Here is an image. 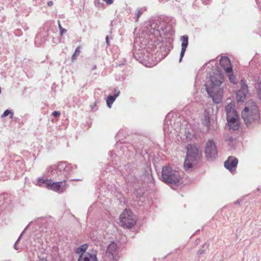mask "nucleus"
Masks as SVG:
<instances>
[{
    "label": "nucleus",
    "mask_w": 261,
    "mask_h": 261,
    "mask_svg": "<svg viewBox=\"0 0 261 261\" xmlns=\"http://www.w3.org/2000/svg\"><path fill=\"white\" fill-rule=\"evenodd\" d=\"M39 182H40L41 183H42V184H44L46 185V182L47 181H50V180H43L42 179H41V178H39Z\"/></svg>",
    "instance_id": "27"
},
{
    "label": "nucleus",
    "mask_w": 261,
    "mask_h": 261,
    "mask_svg": "<svg viewBox=\"0 0 261 261\" xmlns=\"http://www.w3.org/2000/svg\"><path fill=\"white\" fill-rule=\"evenodd\" d=\"M62 182H51V181L46 182V187L49 189L58 192L61 189H65L63 186L61 187Z\"/></svg>",
    "instance_id": "12"
},
{
    "label": "nucleus",
    "mask_w": 261,
    "mask_h": 261,
    "mask_svg": "<svg viewBox=\"0 0 261 261\" xmlns=\"http://www.w3.org/2000/svg\"><path fill=\"white\" fill-rule=\"evenodd\" d=\"M64 165V163H61L59 166V168L61 169V166L62 167H63Z\"/></svg>",
    "instance_id": "32"
},
{
    "label": "nucleus",
    "mask_w": 261,
    "mask_h": 261,
    "mask_svg": "<svg viewBox=\"0 0 261 261\" xmlns=\"http://www.w3.org/2000/svg\"><path fill=\"white\" fill-rule=\"evenodd\" d=\"M20 238V237H19L18 240H17V242H18V240H19Z\"/></svg>",
    "instance_id": "36"
},
{
    "label": "nucleus",
    "mask_w": 261,
    "mask_h": 261,
    "mask_svg": "<svg viewBox=\"0 0 261 261\" xmlns=\"http://www.w3.org/2000/svg\"><path fill=\"white\" fill-rule=\"evenodd\" d=\"M78 261H97V259L95 254L87 253L80 256Z\"/></svg>",
    "instance_id": "13"
},
{
    "label": "nucleus",
    "mask_w": 261,
    "mask_h": 261,
    "mask_svg": "<svg viewBox=\"0 0 261 261\" xmlns=\"http://www.w3.org/2000/svg\"><path fill=\"white\" fill-rule=\"evenodd\" d=\"M20 238V237H19L18 240H17V242H18V240H19Z\"/></svg>",
    "instance_id": "37"
},
{
    "label": "nucleus",
    "mask_w": 261,
    "mask_h": 261,
    "mask_svg": "<svg viewBox=\"0 0 261 261\" xmlns=\"http://www.w3.org/2000/svg\"><path fill=\"white\" fill-rule=\"evenodd\" d=\"M115 92L116 93L114 95H109L107 98V105L109 108H111L112 105L114 102L116 98L119 95L120 91L119 90L117 91L116 89H115Z\"/></svg>",
    "instance_id": "15"
},
{
    "label": "nucleus",
    "mask_w": 261,
    "mask_h": 261,
    "mask_svg": "<svg viewBox=\"0 0 261 261\" xmlns=\"http://www.w3.org/2000/svg\"><path fill=\"white\" fill-rule=\"evenodd\" d=\"M187 148V155L184 164L185 170L192 168L200 158L199 150L195 145H188Z\"/></svg>",
    "instance_id": "3"
},
{
    "label": "nucleus",
    "mask_w": 261,
    "mask_h": 261,
    "mask_svg": "<svg viewBox=\"0 0 261 261\" xmlns=\"http://www.w3.org/2000/svg\"><path fill=\"white\" fill-rule=\"evenodd\" d=\"M162 178L165 183L176 185L179 182L181 176L178 171L167 166L162 168Z\"/></svg>",
    "instance_id": "4"
},
{
    "label": "nucleus",
    "mask_w": 261,
    "mask_h": 261,
    "mask_svg": "<svg viewBox=\"0 0 261 261\" xmlns=\"http://www.w3.org/2000/svg\"><path fill=\"white\" fill-rule=\"evenodd\" d=\"M14 248H15V249H17L16 247V244L14 245Z\"/></svg>",
    "instance_id": "38"
},
{
    "label": "nucleus",
    "mask_w": 261,
    "mask_h": 261,
    "mask_svg": "<svg viewBox=\"0 0 261 261\" xmlns=\"http://www.w3.org/2000/svg\"><path fill=\"white\" fill-rule=\"evenodd\" d=\"M1 93V88L0 87V93Z\"/></svg>",
    "instance_id": "39"
},
{
    "label": "nucleus",
    "mask_w": 261,
    "mask_h": 261,
    "mask_svg": "<svg viewBox=\"0 0 261 261\" xmlns=\"http://www.w3.org/2000/svg\"><path fill=\"white\" fill-rule=\"evenodd\" d=\"M103 1L104 2H105L108 5H111L113 3V0H103Z\"/></svg>",
    "instance_id": "25"
},
{
    "label": "nucleus",
    "mask_w": 261,
    "mask_h": 261,
    "mask_svg": "<svg viewBox=\"0 0 261 261\" xmlns=\"http://www.w3.org/2000/svg\"><path fill=\"white\" fill-rule=\"evenodd\" d=\"M222 81L223 79L219 74L211 77V80L205 84L207 92L216 103H220L222 98V91L219 88Z\"/></svg>",
    "instance_id": "1"
},
{
    "label": "nucleus",
    "mask_w": 261,
    "mask_h": 261,
    "mask_svg": "<svg viewBox=\"0 0 261 261\" xmlns=\"http://www.w3.org/2000/svg\"><path fill=\"white\" fill-rule=\"evenodd\" d=\"M220 64L224 68L226 73H230L232 71V67L229 58L226 57H221L220 60Z\"/></svg>",
    "instance_id": "9"
},
{
    "label": "nucleus",
    "mask_w": 261,
    "mask_h": 261,
    "mask_svg": "<svg viewBox=\"0 0 261 261\" xmlns=\"http://www.w3.org/2000/svg\"><path fill=\"white\" fill-rule=\"evenodd\" d=\"M238 117L232 118V119L229 118L227 120L228 125L230 128L232 130H237L239 127V124L238 121Z\"/></svg>",
    "instance_id": "14"
},
{
    "label": "nucleus",
    "mask_w": 261,
    "mask_h": 261,
    "mask_svg": "<svg viewBox=\"0 0 261 261\" xmlns=\"http://www.w3.org/2000/svg\"><path fill=\"white\" fill-rule=\"evenodd\" d=\"M53 4V3L52 1H49L48 3H47V5L48 6H52Z\"/></svg>",
    "instance_id": "31"
},
{
    "label": "nucleus",
    "mask_w": 261,
    "mask_h": 261,
    "mask_svg": "<svg viewBox=\"0 0 261 261\" xmlns=\"http://www.w3.org/2000/svg\"><path fill=\"white\" fill-rule=\"evenodd\" d=\"M107 252L108 253L111 254L112 257H114L117 253L116 244L114 242L111 243L108 247Z\"/></svg>",
    "instance_id": "16"
},
{
    "label": "nucleus",
    "mask_w": 261,
    "mask_h": 261,
    "mask_svg": "<svg viewBox=\"0 0 261 261\" xmlns=\"http://www.w3.org/2000/svg\"><path fill=\"white\" fill-rule=\"evenodd\" d=\"M229 80L231 81V83L235 84V77L232 74V71L230 73H227Z\"/></svg>",
    "instance_id": "22"
},
{
    "label": "nucleus",
    "mask_w": 261,
    "mask_h": 261,
    "mask_svg": "<svg viewBox=\"0 0 261 261\" xmlns=\"http://www.w3.org/2000/svg\"><path fill=\"white\" fill-rule=\"evenodd\" d=\"M242 117L247 126L258 121V109L254 101L249 100L245 103V107L242 112Z\"/></svg>",
    "instance_id": "2"
},
{
    "label": "nucleus",
    "mask_w": 261,
    "mask_h": 261,
    "mask_svg": "<svg viewBox=\"0 0 261 261\" xmlns=\"http://www.w3.org/2000/svg\"><path fill=\"white\" fill-rule=\"evenodd\" d=\"M94 4L96 6L99 7V5H100L99 1V0H95Z\"/></svg>",
    "instance_id": "29"
},
{
    "label": "nucleus",
    "mask_w": 261,
    "mask_h": 261,
    "mask_svg": "<svg viewBox=\"0 0 261 261\" xmlns=\"http://www.w3.org/2000/svg\"><path fill=\"white\" fill-rule=\"evenodd\" d=\"M225 141L228 142V144L229 146H232L233 145V142L234 141V139L232 137L230 136L229 135H228L225 137Z\"/></svg>",
    "instance_id": "18"
},
{
    "label": "nucleus",
    "mask_w": 261,
    "mask_h": 261,
    "mask_svg": "<svg viewBox=\"0 0 261 261\" xmlns=\"http://www.w3.org/2000/svg\"><path fill=\"white\" fill-rule=\"evenodd\" d=\"M11 113V111L9 110H6L3 113V114L2 115V117H5L7 116L10 113Z\"/></svg>",
    "instance_id": "23"
},
{
    "label": "nucleus",
    "mask_w": 261,
    "mask_h": 261,
    "mask_svg": "<svg viewBox=\"0 0 261 261\" xmlns=\"http://www.w3.org/2000/svg\"><path fill=\"white\" fill-rule=\"evenodd\" d=\"M20 238V237H19L18 240H17V242H18V240H19Z\"/></svg>",
    "instance_id": "35"
},
{
    "label": "nucleus",
    "mask_w": 261,
    "mask_h": 261,
    "mask_svg": "<svg viewBox=\"0 0 261 261\" xmlns=\"http://www.w3.org/2000/svg\"><path fill=\"white\" fill-rule=\"evenodd\" d=\"M39 261H47V260L45 259H40Z\"/></svg>",
    "instance_id": "33"
},
{
    "label": "nucleus",
    "mask_w": 261,
    "mask_h": 261,
    "mask_svg": "<svg viewBox=\"0 0 261 261\" xmlns=\"http://www.w3.org/2000/svg\"><path fill=\"white\" fill-rule=\"evenodd\" d=\"M106 42H107V45H109V36H107L106 37Z\"/></svg>",
    "instance_id": "30"
},
{
    "label": "nucleus",
    "mask_w": 261,
    "mask_h": 261,
    "mask_svg": "<svg viewBox=\"0 0 261 261\" xmlns=\"http://www.w3.org/2000/svg\"><path fill=\"white\" fill-rule=\"evenodd\" d=\"M238 163L237 158L233 156H229L228 159L224 162V167L228 169L230 171L232 172L236 170V167Z\"/></svg>",
    "instance_id": "8"
},
{
    "label": "nucleus",
    "mask_w": 261,
    "mask_h": 261,
    "mask_svg": "<svg viewBox=\"0 0 261 261\" xmlns=\"http://www.w3.org/2000/svg\"><path fill=\"white\" fill-rule=\"evenodd\" d=\"M20 238V237H19L18 240H17V242H18V240H19Z\"/></svg>",
    "instance_id": "34"
},
{
    "label": "nucleus",
    "mask_w": 261,
    "mask_h": 261,
    "mask_svg": "<svg viewBox=\"0 0 261 261\" xmlns=\"http://www.w3.org/2000/svg\"><path fill=\"white\" fill-rule=\"evenodd\" d=\"M58 26L60 30L61 35H62L64 33H66L67 30L65 29L62 28L59 20H58Z\"/></svg>",
    "instance_id": "21"
},
{
    "label": "nucleus",
    "mask_w": 261,
    "mask_h": 261,
    "mask_svg": "<svg viewBox=\"0 0 261 261\" xmlns=\"http://www.w3.org/2000/svg\"><path fill=\"white\" fill-rule=\"evenodd\" d=\"M241 87L236 94V99L238 101H243L245 99L247 94L248 93V86L245 84L243 80L241 81Z\"/></svg>",
    "instance_id": "7"
},
{
    "label": "nucleus",
    "mask_w": 261,
    "mask_h": 261,
    "mask_svg": "<svg viewBox=\"0 0 261 261\" xmlns=\"http://www.w3.org/2000/svg\"><path fill=\"white\" fill-rule=\"evenodd\" d=\"M205 153L207 158L215 159L217 155V150L215 144L213 141L209 140L206 144Z\"/></svg>",
    "instance_id": "6"
},
{
    "label": "nucleus",
    "mask_w": 261,
    "mask_h": 261,
    "mask_svg": "<svg viewBox=\"0 0 261 261\" xmlns=\"http://www.w3.org/2000/svg\"><path fill=\"white\" fill-rule=\"evenodd\" d=\"M81 51H80V46H78L75 50V52L73 54L72 57V60H75L76 57L80 55V53Z\"/></svg>",
    "instance_id": "19"
},
{
    "label": "nucleus",
    "mask_w": 261,
    "mask_h": 261,
    "mask_svg": "<svg viewBox=\"0 0 261 261\" xmlns=\"http://www.w3.org/2000/svg\"><path fill=\"white\" fill-rule=\"evenodd\" d=\"M210 118L208 116H205V123L206 125H207L209 123Z\"/></svg>",
    "instance_id": "26"
},
{
    "label": "nucleus",
    "mask_w": 261,
    "mask_h": 261,
    "mask_svg": "<svg viewBox=\"0 0 261 261\" xmlns=\"http://www.w3.org/2000/svg\"><path fill=\"white\" fill-rule=\"evenodd\" d=\"M120 222L122 226L131 228L135 224L136 220L132 212L125 210L120 216Z\"/></svg>",
    "instance_id": "5"
},
{
    "label": "nucleus",
    "mask_w": 261,
    "mask_h": 261,
    "mask_svg": "<svg viewBox=\"0 0 261 261\" xmlns=\"http://www.w3.org/2000/svg\"><path fill=\"white\" fill-rule=\"evenodd\" d=\"M143 13V9L142 8H138L136 12V15L137 16L136 21H138V19Z\"/></svg>",
    "instance_id": "20"
},
{
    "label": "nucleus",
    "mask_w": 261,
    "mask_h": 261,
    "mask_svg": "<svg viewBox=\"0 0 261 261\" xmlns=\"http://www.w3.org/2000/svg\"><path fill=\"white\" fill-rule=\"evenodd\" d=\"M87 245L84 244L77 248L76 250V253L78 254L80 256H82L83 254H86L87 252H86V250L87 249Z\"/></svg>",
    "instance_id": "17"
},
{
    "label": "nucleus",
    "mask_w": 261,
    "mask_h": 261,
    "mask_svg": "<svg viewBox=\"0 0 261 261\" xmlns=\"http://www.w3.org/2000/svg\"><path fill=\"white\" fill-rule=\"evenodd\" d=\"M52 115L55 117H58L60 115V112H58V111H54L53 112V113H52Z\"/></svg>",
    "instance_id": "24"
},
{
    "label": "nucleus",
    "mask_w": 261,
    "mask_h": 261,
    "mask_svg": "<svg viewBox=\"0 0 261 261\" xmlns=\"http://www.w3.org/2000/svg\"><path fill=\"white\" fill-rule=\"evenodd\" d=\"M204 250L203 249H200L198 251L197 253L199 255H201V254H202L204 253Z\"/></svg>",
    "instance_id": "28"
},
{
    "label": "nucleus",
    "mask_w": 261,
    "mask_h": 261,
    "mask_svg": "<svg viewBox=\"0 0 261 261\" xmlns=\"http://www.w3.org/2000/svg\"><path fill=\"white\" fill-rule=\"evenodd\" d=\"M225 110L226 113L227 120H228L229 118L232 119V118L238 117L237 111L234 108V106L231 102H229L227 104L225 107Z\"/></svg>",
    "instance_id": "10"
},
{
    "label": "nucleus",
    "mask_w": 261,
    "mask_h": 261,
    "mask_svg": "<svg viewBox=\"0 0 261 261\" xmlns=\"http://www.w3.org/2000/svg\"><path fill=\"white\" fill-rule=\"evenodd\" d=\"M188 39L189 37L187 35L182 36L180 37V40L182 41L181 43V52L180 54V58L179 60V62H181L182 61V59L184 56L186 48L188 46Z\"/></svg>",
    "instance_id": "11"
}]
</instances>
